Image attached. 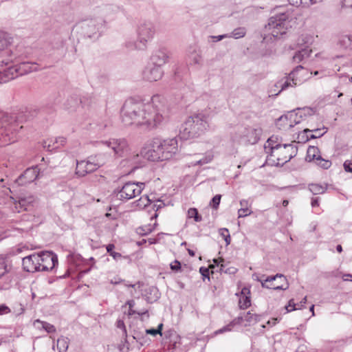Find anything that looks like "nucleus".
I'll list each match as a JSON object with an SVG mask.
<instances>
[{
  "label": "nucleus",
  "instance_id": "de8ad7c7",
  "mask_svg": "<svg viewBox=\"0 0 352 352\" xmlns=\"http://www.w3.org/2000/svg\"><path fill=\"white\" fill-rule=\"evenodd\" d=\"M219 232L225 240L226 245H229L231 241L229 230L227 228H221L219 229Z\"/></svg>",
  "mask_w": 352,
  "mask_h": 352
},
{
  "label": "nucleus",
  "instance_id": "f704fd0d",
  "mask_svg": "<svg viewBox=\"0 0 352 352\" xmlns=\"http://www.w3.org/2000/svg\"><path fill=\"white\" fill-rule=\"evenodd\" d=\"M313 36L308 34H303L298 38V45H308L313 43Z\"/></svg>",
  "mask_w": 352,
  "mask_h": 352
},
{
  "label": "nucleus",
  "instance_id": "9d476101",
  "mask_svg": "<svg viewBox=\"0 0 352 352\" xmlns=\"http://www.w3.org/2000/svg\"><path fill=\"white\" fill-rule=\"evenodd\" d=\"M144 187V183L127 182L119 190L117 197L120 200L127 201L140 195Z\"/></svg>",
  "mask_w": 352,
  "mask_h": 352
},
{
  "label": "nucleus",
  "instance_id": "4468645a",
  "mask_svg": "<svg viewBox=\"0 0 352 352\" xmlns=\"http://www.w3.org/2000/svg\"><path fill=\"white\" fill-rule=\"evenodd\" d=\"M38 255L40 256V272L52 270L58 264V257L52 252H42Z\"/></svg>",
  "mask_w": 352,
  "mask_h": 352
},
{
  "label": "nucleus",
  "instance_id": "e433bc0d",
  "mask_svg": "<svg viewBox=\"0 0 352 352\" xmlns=\"http://www.w3.org/2000/svg\"><path fill=\"white\" fill-rule=\"evenodd\" d=\"M258 318V315L248 311L243 316L244 321L247 322L245 325L248 326L256 323L259 320Z\"/></svg>",
  "mask_w": 352,
  "mask_h": 352
},
{
  "label": "nucleus",
  "instance_id": "f3484780",
  "mask_svg": "<svg viewBox=\"0 0 352 352\" xmlns=\"http://www.w3.org/2000/svg\"><path fill=\"white\" fill-rule=\"evenodd\" d=\"M163 71L161 67L152 63L148 64L142 72V78L148 82H155L163 76Z\"/></svg>",
  "mask_w": 352,
  "mask_h": 352
},
{
  "label": "nucleus",
  "instance_id": "aec40b11",
  "mask_svg": "<svg viewBox=\"0 0 352 352\" xmlns=\"http://www.w3.org/2000/svg\"><path fill=\"white\" fill-rule=\"evenodd\" d=\"M169 59L168 51L164 47L155 50L151 56V63L162 67Z\"/></svg>",
  "mask_w": 352,
  "mask_h": 352
},
{
  "label": "nucleus",
  "instance_id": "473e14b6",
  "mask_svg": "<svg viewBox=\"0 0 352 352\" xmlns=\"http://www.w3.org/2000/svg\"><path fill=\"white\" fill-rule=\"evenodd\" d=\"M56 345L59 352H66L69 347V339L61 336L57 340Z\"/></svg>",
  "mask_w": 352,
  "mask_h": 352
},
{
  "label": "nucleus",
  "instance_id": "4d7b16f0",
  "mask_svg": "<svg viewBox=\"0 0 352 352\" xmlns=\"http://www.w3.org/2000/svg\"><path fill=\"white\" fill-rule=\"evenodd\" d=\"M285 309H286L287 313L297 309V308H296V304L293 299H291L289 301L288 305L287 306H285Z\"/></svg>",
  "mask_w": 352,
  "mask_h": 352
},
{
  "label": "nucleus",
  "instance_id": "6e6552de",
  "mask_svg": "<svg viewBox=\"0 0 352 352\" xmlns=\"http://www.w3.org/2000/svg\"><path fill=\"white\" fill-rule=\"evenodd\" d=\"M161 139L154 138L151 142L142 150V155L144 157L151 162L163 161L162 157Z\"/></svg>",
  "mask_w": 352,
  "mask_h": 352
},
{
  "label": "nucleus",
  "instance_id": "774afa93",
  "mask_svg": "<svg viewBox=\"0 0 352 352\" xmlns=\"http://www.w3.org/2000/svg\"><path fill=\"white\" fill-rule=\"evenodd\" d=\"M200 273L202 274L204 277H209V270L206 267H201L199 269Z\"/></svg>",
  "mask_w": 352,
  "mask_h": 352
},
{
  "label": "nucleus",
  "instance_id": "37998d69",
  "mask_svg": "<svg viewBox=\"0 0 352 352\" xmlns=\"http://www.w3.org/2000/svg\"><path fill=\"white\" fill-rule=\"evenodd\" d=\"M304 132L305 133L314 132V133L310 135L309 137L307 136V139H309V138L315 139V138H318L322 136L327 132V130H324L323 132H321V129H316L314 130H309V129H307L304 130Z\"/></svg>",
  "mask_w": 352,
  "mask_h": 352
},
{
  "label": "nucleus",
  "instance_id": "f257e3e1",
  "mask_svg": "<svg viewBox=\"0 0 352 352\" xmlns=\"http://www.w3.org/2000/svg\"><path fill=\"white\" fill-rule=\"evenodd\" d=\"M164 98L155 95L148 102H144L134 98H129L121 109V120L125 126L142 127L153 130L160 126L164 121Z\"/></svg>",
  "mask_w": 352,
  "mask_h": 352
},
{
  "label": "nucleus",
  "instance_id": "cd10ccee",
  "mask_svg": "<svg viewBox=\"0 0 352 352\" xmlns=\"http://www.w3.org/2000/svg\"><path fill=\"white\" fill-rule=\"evenodd\" d=\"M34 326L38 329H43L47 333H54L56 331V328L53 324L40 320H36L34 322Z\"/></svg>",
  "mask_w": 352,
  "mask_h": 352
},
{
  "label": "nucleus",
  "instance_id": "69168bd1",
  "mask_svg": "<svg viewBox=\"0 0 352 352\" xmlns=\"http://www.w3.org/2000/svg\"><path fill=\"white\" fill-rule=\"evenodd\" d=\"M341 5L343 8H352V0H342Z\"/></svg>",
  "mask_w": 352,
  "mask_h": 352
},
{
  "label": "nucleus",
  "instance_id": "6ab92c4d",
  "mask_svg": "<svg viewBox=\"0 0 352 352\" xmlns=\"http://www.w3.org/2000/svg\"><path fill=\"white\" fill-rule=\"evenodd\" d=\"M2 127L4 128L1 132V135L3 136V141L6 144H10L17 141L19 127L16 123L8 126H2Z\"/></svg>",
  "mask_w": 352,
  "mask_h": 352
},
{
  "label": "nucleus",
  "instance_id": "f03ea898",
  "mask_svg": "<svg viewBox=\"0 0 352 352\" xmlns=\"http://www.w3.org/2000/svg\"><path fill=\"white\" fill-rule=\"evenodd\" d=\"M296 16L291 10L280 12L269 19L265 25V32L268 35H264L265 41H272L280 38L296 23Z\"/></svg>",
  "mask_w": 352,
  "mask_h": 352
},
{
  "label": "nucleus",
  "instance_id": "a18cd8bd",
  "mask_svg": "<svg viewBox=\"0 0 352 352\" xmlns=\"http://www.w3.org/2000/svg\"><path fill=\"white\" fill-rule=\"evenodd\" d=\"M148 290H149L151 294H153V296H148L147 294H146L147 301L149 302L155 301L159 298V295H158L159 294H158L157 289L155 287H150L148 288Z\"/></svg>",
  "mask_w": 352,
  "mask_h": 352
},
{
  "label": "nucleus",
  "instance_id": "39448f33",
  "mask_svg": "<svg viewBox=\"0 0 352 352\" xmlns=\"http://www.w3.org/2000/svg\"><path fill=\"white\" fill-rule=\"evenodd\" d=\"M306 72L301 65L297 66L292 71L288 76L276 82V87L280 88V91L285 90L288 87H293L301 85L307 78V76H302V72Z\"/></svg>",
  "mask_w": 352,
  "mask_h": 352
},
{
  "label": "nucleus",
  "instance_id": "f8f14e48",
  "mask_svg": "<svg viewBox=\"0 0 352 352\" xmlns=\"http://www.w3.org/2000/svg\"><path fill=\"white\" fill-rule=\"evenodd\" d=\"M98 147L105 146L111 149L115 155L122 157L128 149V143L123 138H112L106 141H100L97 143Z\"/></svg>",
  "mask_w": 352,
  "mask_h": 352
},
{
  "label": "nucleus",
  "instance_id": "7ed1b4c3",
  "mask_svg": "<svg viewBox=\"0 0 352 352\" xmlns=\"http://www.w3.org/2000/svg\"><path fill=\"white\" fill-rule=\"evenodd\" d=\"M208 126V117L203 113H195L182 124L179 135L184 140L198 138L205 133Z\"/></svg>",
  "mask_w": 352,
  "mask_h": 352
},
{
  "label": "nucleus",
  "instance_id": "72a5a7b5",
  "mask_svg": "<svg viewBox=\"0 0 352 352\" xmlns=\"http://www.w3.org/2000/svg\"><path fill=\"white\" fill-rule=\"evenodd\" d=\"M309 189L314 195H320L326 191L327 186L318 184H311L309 185Z\"/></svg>",
  "mask_w": 352,
  "mask_h": 352
},
{
  "label": "nucleus",
  "instance_id": "09e8293b",
  "mask_svg": "<svg viewBox=\"0 0 352 352\" xmlns=\"http://www.w3.org/2000/svg\"><path fill=\"white\" fill-rule=\"evenodd\" d=\"M163 324H160L158 325L157 329H149L146 330V334H150L155 336L157 334L162 335V329Z\"/></svg>",
  "mask_w": 352,
  "mask_h": 352
},
{
  "label": "nucleus",
  "instance_id": "7c9ffc66",
  "mask_svg": "<svg viewBox=\"0 0 352 352\" xmlns=\"http://www.w3.org/2000/svg\"><path fill=\"white\" fill-rule=\"evenodd\" d=\"M276 144H281L278 137L276 135H272L267 140L266 143L264 145L265 151L267 153L271 152V148L274 147Z\"/></svg>",
  "mask_w": 352,
  "mask_h": 352
},
{
  "label": "nucleus",
  "instance_id": "bf43d9fd",
  "mask_svg": "<svg viewBox=\"0 0 352 352\" xmlns=\"http://www.w3.org/2000/svg\"><path fill=\"white\" fill-rule=\"evenodd\" d=\"M116 326L118 329L122 330L123 334L124 336H126V330L123 320H118L116 322Z\"/></svg>",
  "mask_w": 352,
  "mask_h": 352
},
{
  "label": "nucleus",
  "instance_id": "2eb2a0df",
  "mask_svg": "<svg viewBox=\"0 0 352 352\" xmlns=\"http://www.w3.org/2000/svg\"><path fill=\"white\" fill-rule=\"evenodd\" d=\"M162 146L161 151L162 160H168L173 157L178 151V142L176 138L161 140Z\"/></svg>",
  "mask_w": 352,
  "mask_h": 352
},
{
  "label": "nucleus",
  "instance_id": "13d9d810",
  "mask_svg": "<svg viewBox=\"0 0 352 352\" xmlns=\"http://www.w3.org/2000/svg\"><path fill=\"white\" fill-rule=\"evenodd\" d=\"M11 311L10 309L6 305H0V316L8 314Z\"/></svg>",
  "mask_w": 352,
  "mask_h": 352
},
{
  "label": "nucleus",
  "instance_id": "58836bf2",
  "mask_svg": "<svg viewBox=\"0 0 352 352\" xmlns=\"http://www.w3.org/2000/svg\"><path fill=\"white\" fill-rule=\"evenodd\" d=\"M246 34V30L244 28H238L234 29L229 35L228 38H234L236 39L243 38Z\"/></svg>",
  "mask_w": 352,
  "mask_h": 352
},
{
  "label": "nucleus",
  "instance_id": "4be33fe9",
  "mask_svg": "<svg viewBox=\"0 0 352 352\" xmlns=\"http://www.w3.org/2000/svg\"><path fill=\"white\" fill-rule=\"evenodd\" d=\"M96 170L90 165L89 160L76 161V174L79 177H84L87 174L92 173Z\"/></svg>",
  "mask_w": 352,
  "mask_h": 352
},
{
  "label": "nucleus",
  "instance_id": "a19ab883",
  "mask_svg": "<svg viewBox=\"0 0 352 352\" xmlns=\"http://www.w3.org/2000/svg\"><path fill=\"white\" fill-rule=\"evenodd\" d=\"M135 204L139 208L142 209L150 205L151 200L149 199L148 196L145 195L140 197V199H139L138 200H137L135 201Z\"/></svg>",
  "mask_w": 352,
  "mask_h": 352
},
{
  "label": "nucleus",
  "instance_id": "79ce46f5",
  "mask_svg": "<svg viewBox=\"0 0 352 352\" xmlns=\"http://www.w3.org/2000/svg\"><path fill=\"white\" fill-rule=\"evenodd\" d=\"M251 305L250 297L247 296H243L240 298L239 302V306L241 309H245L248 308Z\"/></svg>",
  "mask_w": 352,
  "mask_h": 352
},
{
  "label": "nucleus",
  "instance_id": "412c9836",
  "mask_svg": "<svg viewBox=\"0 0 352 352\" xmlns=\"http://www.w3.org/2000/svg\"><path fill=\"white\" fill-rule=\"evenodd\" d=\"M38 173L37 166L28 168L16 179V182L21 186L30 184L38 177Z\"/></svg>",
  "mask_w": 352,
  "mask_h": 352
},
{
  "label": "nucleus",
  "instance_id": "0e129e2a",
  "mask_svg": "<svg viewBox=\"0 0 352 352\" xmlns=\"http://www.w3.org/2000/svg\"><path fill=\"white\" fill-rule=\"evenodd\" d=\"M228 37H229L228 34H222V35H219V36H210V38L212 39L213 42H217V41H221L222 39H223L225 38H228Z\"/></svg>",
  "mask_w": 352,
  "mask_h": 352
},
{
  "label": "nucleus",
  "instance_id": "ea45409f",
  "mask_svg": "<svg viewBox=\"0 0 352 352\" xmlns=\"http://www.w3.org/2000/svg\"><path fill=\"white\" fill-rule=\"evenodd\" d=\"M142 159H145L144 156L142 155V153L140 155L138 153L133 154L130 159V161L132 162V164L134 165V168H137L139 166H142L143 164Z\"/></svg>",
  "mask_w": 352,
  "mask_h": 352
},
{
  "label": "nucleus",
  "instance_id": "052dcab7",
  "mask_svg": "<svg viewBox=\"0 0 352 352\" xmlns=\"http://www.w3.org/2000/svg\"><path fill=\"white\" fill-rule=\"evenodd\" d=\"M236 271V269L234 267H230L228 269H225V267L223 265H221L220 267V272H224V273H229V274H234Z\"/></svg>",
  "mask_w": 352,
  "mask_h": 352
},
{
  "label": "nucleus",
  "instance_id": "6e6d98bb",
  "mask_svg": "<svg viewBox=\"0 0 352 352\" xmlns=\"http://www.w3.org/2000/svg\"><path fill=\"white\" fill-rule=\"evenodd\" d=\"M170 267L173 271L177 272L181 269V263L177 260H175L170 263Z\"/></svg>",
  "mask_w": 352,
  "mask_h": 352
},
{
  "label": "nucleus",
  "instance_id": "8fccbe9b",
  "mask_svg": "<svg viewBox=\"0 0 352 352\" xmlns=\"http://www.w3.org/2000/svg\"><path fill=\"white\" fill-rule=\"evenodd\" d=\"M8 272V265L4 259H0V278Z\"/></svg>",
  "mask_w": 352,
  "mask_h": 352
},
{
  "label": "nucleus",
  "instance_id": "3c124183",
  "mask_svg": "<svg viewBox=\"0 0 352 352\" xmlns=\"http://www.w3.org/2000/svg\"><path fill=\"white\" fill-rule=\"evenodd\" d=\"M221 197V196L220 195H216L212 199V200L210 201V205L212 206L213 208H214V209L218 208L219 204H220Z\"/></svg>",
  "mask_w": 352,
  "mask_h": 352
},
{
  "label": "nucleus",
  "instance_id": "393cba45",
  "mask_svg": "<svg viewBox=\"0 0 352 352\" xmlns=\"http://www.w3.org/2000/svg\"><path fill=\"white\" fill-rule=\"evenodd\" d=\"M190 64L201 65L202 64L203 58L202 54L200 50L197 48H192L188 53V55Z\"/></svg>",
  "mask_w": 352,
  "mask_h": 352
},
{
  "label": "nucleus",
  "instance_id": "a211bd4d",
  "mask_svg": "<svg viewBox=\"0 0 352 352\" xmlns=\"http://www.w3.org/2000/svg\"><path fill=\"white\" fill-rule=\"evenodd\" d=\"M40 256L38 254H33L23 258V267L24 270L34 273L40 272Z\"/></svg>",
  "mask_w": 352,
  "mask_h": 352
},
{
  "label": "nucleus",
  "instance_id": "c9c22d12",
  "mask_svg": "<svg viewBox=\"0 0 352 352\" xmlns=\"http://www.w3.org/2000/svg\"><path fill=\"white\" fill-rule=\"evenodd\" d=\"M115 245L112 243L108 244L106 247L107 252L111 256L114 260L119 261L121 258H126V256H123L120 253L113 251Z\"/></svg>",
  "mask_w": 352,
  "mask_h": 352
},
{
  "label": "nucleus",
  "instance_id": "c756f323",
  "mask_svg": "<svg viewBox=\"0 0 352 352\" xmlns=\"http://www.w3.org/2000/svg\"><path fill=\"white\" fill-rule=\"evenodd\" d=\"M240 205L241 208L238 210L239 218L247 217L252 213V211L248 208V201L247 200H241Z\"/></svg>",
  "mask_w": 352,
  "mask_h": 352
},
{
  "label": "nucleus",
  "instance_id": "338daca9",
  "mask_svg": "<svg viewBox=\"0 0 352 352\" xmlns=\"http://www.w3.org/2000/svg\"><path fill=\"white\" fill-rule=\"evenodd\" d=\"M126 287H132L134 289L135 292L137 290H140L141 287L142 286V283L140 282H138L135 284H125Z\"/></svg>",
  "mask_w": 352,
  "mask_h": 352
},
{
  "label": "nucleus",
  "instance_id": "e2e57ef3",
  "mask_svg": "<svg viewBox=\"0 0 352 352\" xmlns=\"http://www.w3.org/2000/svg\"><path fill=\"white\" fill-rule=\"evenodd\" d=\"M243 321V316H238L237 318H234L232 321L230 322V325H232L234 327L236 324H241Z\"/></svg>",
  "mask_w": 352,
  "mask_h": 352
},
{
  "label": "nucleus",
  "instance_id": "680f3d73",
  "mask_svg": "<svg viewBox=\"0 0 352 352\" xmlns=\"http://www.w3.org/2000/svg\"><path fill=\"white\" fill-rule=\"evenodd\" d=\"M344 170L346 172L351 173H352V162L349 160H346L344 162L343 164Z\"/></svg>",
  "mask_w": 352,
  "mask_h": 352
},
{
  "label": "nucleus",
  "instance_id": "603ef678",
  "mask_svg": "<svg viewBox=\"0 0 352 352\" xmlns=\"http://www.w3.org/2000/svg\"><path fill=\"white\" fill-rule=\"evenodd\" d=\"M137 44H138V40L136 41L129 40L126 42L125 46L129 50H140L139 48L135 47Z\"/></svg>",
  "mask_w": 352,
  "mask_h": 352
},
{
  "label": "nucleus",
  "instance_id": "864d4df0",
  "mask_svg": "<svg viewBox=\"0 0 352 352\" xmlns=\"http://www.w3.org/2000/svg\"><path fill=\"white\" fill-rule=\"evenodd\" d=\"M211 160H212V157L210 155H208V156L204 157L201 159L197 160L194 164L195 165H196V164L203 165V164L209 163Z\"/></svg>",
  "mask_w": 352,
  "mask_h": 352
},
{
  "label": "nucleus",
  "instance_id": "ddd939ff",
  "mask_svg": "<svg viewBox=\"0 0 352 352\" xmlns=\"http://www.w3.org/2000/svg\"><path fill=\"white\" fill-rule=\"evenodd\" d=\"M303 111L304 110L298 109L297 111H292L288 112L286 115L280 117L278 122H283V128L285 129L294 127L302 120L303 117L305 116Z\"/></svg>",
  "mask_w": 352,
  "mask_h": 352
},
{
  "label": "nucleus",
  "instance_id": "0eeeda50",
  "mask_svg": "<svg viewBox=\"0 0 352 352\" xmlns=\"http://www.w3.org/2000/svg\"><path fill=\"white\" fill-rule=\"evenodd\" d=\"M137 32L138 44L135 47L140 50H145L147 43L151 41L155 35V26L151 22L142 23L139 25Z\"/></svg>",
  "mask_w": 352,
  "mask_h": 352
},
{
  "label": "nucleus",
  "instance_id": "423d86ee",
  "mask_svg": "<svg viewBox=\"0 0 352 352\" xmlns=\"http://www.w3.org/2000/svg\"><path fill=\"white\" fill-rule=\"evenodd\" d=\"M105 24L104 19L100 16L82 20L80 23V27L85 36L92 38L96 35Z\"/></svg>",
  "mask_w": 352,
  "mask_h": 352
},
{
  "label": "nucleus",
  "instance_id": "dca6fc26",
  "mask_svg": "<svg viewBox=\"0 0 352 352\" xmlns=\"http://www.w3.org/2000/svg\"><path fill=\"white\" fill-rule=\"evenodd\" d=\"M261 134V127L248 126L245 127L241 132V138L246 143L254 144L258 142Z\"/></svg>",
  "mask_w": 352,
  "mask_h": 352
},
{
  "label": "nucleus",
  "instance_id": "a878e982",
  "mask_svg": "<svg viewBox=\"0 0 352 352\" xmlns=\"http://www.w3.org/2000/svg\"><path fill=\"white\" fill-rule=\"evenodd\" d=\"M66 143V138L64 137L56 138L54 140H51L47 144V142H44V148H47L48 151L58 148L60 146H63Z\"/></svg>",
  "mask_w": 352,
  "mask_h": 352
},
{
  "label": "nucleus",
  "instance_id": "bb28decb",
  "mask_svg": "<svg viewBox=\"0 0 352 352\" xmlns=\"http://www.w3.org/2000/svg\"><path fill=\"white\" fill-rule=\"evenodd\" d=\"M311 52L312 50L307 48L306 46L305 48H302L301 50H299L295 53V54L293 56V60L294 62L299 63L309 57Z\"/></svg>",
  "mask_w": 352,
  "mask_h": 352
},
{
  "label": "nucleus",
  "instance_id": "c85d7f7f",
  "mask_svg": "<svg viewBox=\"0 0 352 352\" xmlns=\"http://www.w3.org/2000/svg\"><path fill=\"white\" fill-rule=\"evenodd\" d=\"M12 43V37L7 32L0 31V51H3Z\"/></svg>",
  "mask_w": 352,
  "mask_h": 352
},
{
  "label": "nucleus",
  "instance_id": "20e7f679",
  "mask_svg": "<svg viewBox=\"0 0 352 352\" xmlns=\"http://www.w3.org/2000/svg\"><path fill=\"white\" fill-rule=\"evenodd\" d=\"M296 153L297 148L292 144H276L271 148L267 161L272 166H283Z\"/></svg>",
  "mask_w": 352,
  "mask_h": 352
},
{
  "label": "nucleus",
  "instance_id": "5701e85b",
  "mask_svg": "<svg viewBox=\"0 0 352 352\" xmlns=\"http://www.w3.org/2000/svg\"><path fill=\"white\" fill-rule=\"evenodd\" d=\"M34 200L35 199L32 195L21 196L17 202H15V208L19 212L21 210H27Z\"/></svg>",
  "mask_w": 352,
  "mask_h": 352
},
{
  "label": "nucleus",
  "instance_id": "5fc2aeb1",
  "mask_svg": "<svg viewBox=\"0 0 352 352\" xmlns=\"http://www.w3.org/2000/svg\"><path fill=\"white\" fill-rule=\"evenodd\" d=\"M232 327H233V326L230 325V322L228 325H226L223 327L216 331L215 334L217 335V334L223 333H225L227 331H230L232 330Z\"/></svg>",
  "mask_w": 352,
  "mask_h": 352
},
{
  "label": "nucleus",
  "instance_id": "1a4fd4ad",
  "mask_svg": "<svg viewBox=\"0 0 352 352\" xmlns=\"http://www.w3.org/2000/svg\"><path fill=\"white\" fill-rule=\"evenodd\" d=\"M38 70L37 65L35 63L23 62L15 67V68H9L7 71L0 74V78L2 79V76H6L8 80H5L4 82L10 79H14L18 75L22 76L28 73L35 72Z\"/></svg>",
  "mask_w": 352,
  "mask_h": 352
},
{
  "label": "nucleus",
  "instance_id": "4c0bfd02",
  "mask_svg": "<svg viewBox=\"0 0 352 352\" xmlns=\"http://www.w3.org/2000/svg\"><path fill=\"white\" fill-rule=\"evenodd\" d=\"M340 43L345 49H352V36L348 34L343 35L340 39Z\"/></svg>",
  "mask_w": 352,
  "mask_h": 352
},
{
  "label": "nucleus",
  "instance_id": "2f4dec72",
  "mask_svg": "<svg viewBox=\"0 0 352 352\" xmlns=\"http://www.w3.org/2000/svg\"><path fill=\"white\" fill-rule=\"evenodd\" d=\"M320 155V151L318 147L316 146H309L307 151L306 160L309 162L312 160L317 161V157Z\"/></svg>",
  "mask_w": 352,
  "mask_h": 352
},
{
  "label": "nucleus",
  "instance_id": "c03bdc74",
  "mask_svg": "<svg viewBox=\"0 0 352 352\" xmlns=\"http://www.w3.org/2000/svg\"><path fill=\"white\" fill-rule=\"evenodd\" d=\"M316 164L324 169H328L331 166V162L322 158L320 155L317 157Z\"/></svg>",
  "mask_w": 352,
  "mask_h": 352
},
{
  "label": "nucleus",
  "instance_id": "49530a36",
  "mask_svg": "<svg viewBox=\"0 0 352 352\" xmlns=\"http://www.w3.org/2000/svg\"><path fill=\"white\" fill-rule=\"evenodd\" d=\"M188 216L189 218H194L196 222H200L202 219L201 216L199 215L198 210L195 208L188 209Z\"/></svg>",
  "mask_w": 352,
  "mask_h": 352
},
{
  "label": "nucleus",
  "instance_id": "b1692460",
  "mask_svg": "<svg viewBox=\"0 0 352 352\" xmlns=\"http://www.w3.org/2000/svg\"><path fill=\"white\" fill-rule=\"evenodd\" d=\"M87 159L89 161L90 165L96 170L106 163L107 155L105 153H98L89 156Z\"/></svg>",
  "mask_w": 352,
  "mask_h": 352
},
{
  "label": "nucleus",
  "instance_id": "9b49d317",
  "mask_svg": "<svg viewBox=\"0 0 352 352\" xmlns=\"http://www.w3.org/2000/svg\"><path fill=\"white\" fill-rule=\"evenodd\" d=\"M263 287L273 289L275 290H286L289 287V283L286 277L280 274L275 276H267L265 279L258 280Z\"/></svg>",
  "mask_w": 352,
  "mask_h": 352
}]
</instances>
